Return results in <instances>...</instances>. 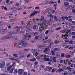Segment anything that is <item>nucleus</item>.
Instances as JSON below:
<instances>
[{"instance_id":"obj_1","label":"nucleus","mask_w":75,"mask_h":75,"mask_svg":"<svg viewBox=\"0 0 75 75\" xmlns=\"http://www.w3.org/2000/svg\"><path fill=\"white\" fill-rule=\"evenodd\" d=\"M44 23H42V24L40 25L39 27V31L40 33L42 32V30L43 31H45V28H47L48 27L47 24L49 25H51L52 24V22L51 21V19H50V21H48L47 22L46 21H43Z\"/></svg>"},{"instance_id":"obj_2","label":"nucleus","mask_w":75,"mask_h":75,"mask_svg":"<svg viewBox=\"0 0 75 75\" xmlns=\"http://www.w3.org/2000/svg\"><path fill=\"white\" fill-rule=\"evenodd\" d=\"M44 60L45 61H50L51 62L52 61L50 59L47 58V56L46 55H41V57H40L39 60L41 62H42V60Z\"/></svg>"},{"instance_id":"obj_3","label":"nucleus","mask_w":75,"mask_h":75,"mask_svg":"<svg viewBox=\"0 0 75 75\" xmlns=\"http://www.w3.org/2000/svg\"><path fill=\"white\" fill-rule=\"evenodd\" d=\"M8 34V35L2 37L1 38V40H6V39L11 38H12V37H13L11 36V35L13 34V33L12 32H9Z\"/></svg>"},{"instance_id":"obj_4","label":"nucleus","mask_w":75,"mask_h":75,"mask_svg":"<svg viewBox=\"0 0 75 75\" xmlns=\"http://www.w3.org/2000/svg\"><path fill=\"white\" fill-rule=\"evenodd\" d=\"M32 36L29 35L28 34H27L26 33V35H25L23 37V39L24 40H28V38H31Z\"/></svg>"},{"instance_id":"obj_5","label":"nucleus","mask_w":75,"mask_h":75,"mask_svg":"<svg viewBox=\"0 0 75 75\" xmlns=\"http://www.w3.org/2000/svg\"><path fill=\"white\" fill-rule=\"evenodd\" d=\"M40 12V11H35L33 13H32L31 15L30 16V18H31L34 15H35V14H38V13Z\"/></svg>"},{"instance_id":"obj_6","label":"nucleus","mask_w":75,"mask_h":75,"mask_svg":"<svg viewBox=\"0 0 75 75\" xmlns=\"http://www.w3.org/2000/svg\"><path fill=\"white\" fill-rule=\"evenodd\" d=\"M52 67H49V66L46 67V69H44L45 71H49V72L51 71V70H52Z\"/></svg>"},{"instance_id":"obj_7","label":"nucleus","mask_w":75,"mask_h":75,"mask_svg":"<svg viewBox=\"0 0 75 75\" xmlns=\"http://www.w3.org/2000/svg\"><path fill=\"white\" fill-rule=\"evenodd\" d=\"M24 72V70L22 69H20L18 70V73L19 75H22L23 74Z\"/></svg>"},{"instance_id":"obj_8","label":"nucleus","mask_w":75,"mask_h":75,"mask_svg":"<svg viewBox=\"0 0 75 75\" xmlns=\"http://www.w3.org/2000/svg\"><path fill=\"white\" fill-rule=\"evenodd\" d=\"M6 62H2L0 63V68H3L4 66H5Z\"/></svg>"},{"instance_id":"obj_9","label":"nucleus","mask_w":75,"mask_h":75,"mask_svg":"<svg viewBox=\"0 0 75 75\" xmlns=\"http://www.w3.org/2000/svg\"><path fill=\"white\" fill-rule=\"evenodd\" d=\"M22 44L23 47H27L28 45V44H27V42L25 41H23L22 42Z\"/></svg>"},{"instance_id":"obj_10","label":"nucleus","mask_w":75,"mask_h":75,"mask_svg":"<svg viewBox=\"0 0 75 75\" xmlns=\"http://www.w3.org/2000/svg\"><path fill=\"white\" fill-rule=\"evenodd\" d=\"M11 59L12 60H16V61H17V62H19L20 61L18 59H19L18 57H17V58H16V57H11Z\"/></svg>"},{"instance_id":"obj_11","label":"nucleus","mask_w":75,"mask_h":75,"mask_svg":"<svg viewBox=\"0 0 75 75\" xmlns=\"http://www.w3.org/2000/svg\"><path fill=\"white\" fill-rule=\"evenodd\" d=\"M71 69H72L69 67H67L65 69V70L66 72H69V71L70 72L71 71Z\"/></svg>"},{"instance_id":"obj_12","label":"nucleus","mask_w":75,"mask_h":75,"mask_svg":"<svg viewBox=\"0 0 75 75\" xmlns=\"http://www.w3.org/2000/svg\"><path fill=\"white\" fill-rule=\"evenodd\" d=\"M13 64L12 65V66H10L8 67V68H7V71H9L10 69L11 68L13 67H14V64H15V62H13Z\"/></svg>"},{"instance_id":"obj_13","label":"nucleus","mask_w":75,"mask_h":75,"mask_svg":"<svg viewBox=\"0 0 75 75\" xmlns=\"http://www.w3.org/2000/svg\"><path fill=\"white\" fill-rule=\"evenodd\" d=\"M20 28H17L16 30V32H14V33H13V34H17V33H20Z\"/></svg>"},{"instance_id":"obj_14","label":"nucleus","mask_w":75,"mask_h":75,"mask_svg":"<svg viewBox=\"0 0 75 75\" xmlns=\"http://www.w3.org/2000/svg\"><path fill=\"white\" fill-rule=\"evenodd\" d=\"M41 18L40 19V21H43V23H44V22L43 21H44V16H41Z\"/></svg>"},{"instance_id":"obj_15","label":"nucleus","mask_w":75,"mask_h":75,"mask_svg":"<svg viewBox=\"0 0 75 75\" xmlns=\"http://www.w3.org/2000/svg\"><path fill=\"white\" fill-rule=\"evenodd\" d=\"M4 25V22L3 21H0V25L1 26H3Z\"/></svg>"},{"instance_id":"obj_16","label":"nucleus","mask_w":75,"mask_h":75,"mask_svg":"<svg viewBox=\"0 0 75 75\" xmlns=\"http://www.w3.org/2000/svg\"><path fill=\"white\" fill-rule=\"evenodd\" d=\"M11 10H13V11H17V8L16 7H14L11 8Z\"/></svg>"},{"instance_id":"obj_17","label":"nucleus","mask_w":75,"mask_h":75,"mask_svg":"<svg viewBox=\"0 0 75 75\" xmlns=\"http://www.w3.org/2000/svg\"><path fill=\"white\" fill-rule=\"evenodd\" d=\"M26 64H27L29 67H31V66H32V64L28 62L27 61L26 62Z\"/></svg>"},{"instance_id":"obj_18","label":"nucleus","mask_w":75,"mask_h":75,"mask_svg":"<svg viewBox=\"0 0 75 75\" xmlns=\"http://www.w3.org/2000/svg\"><path fill=\"white\" fill-rule=\"evenodd\" d=\"M59 41L57 40L54 41V44H59Z\"/></svg>"},{"instance_id":"obj_19","label":"nucleus","mask_w":75,"mask_h":75,"mask_svg":"<svg viewBox=\"0 0 75 75\" xmlns=\"http://www.w3.org/2000/svg\"><path fill=\"white\" fill-rule=\"evenodd\" d=\"M37 27L38 28V27L37 25H35L33 26V28L34 29V30H35L36 28H37Z\"/></svg>"},{"instance_id":"obj_20","label":"nucleus","mask_w":75,"mask_h":75,"mask_svg":"<svg viewBox=\"0 0 75 75\" xmlns=\"http://www.w3.org/2000/svg\"><path fill=\"white\" fill-rule=\"evenodd\" d=\"M55 59H56V57H53L52 58V59L53 60V61L54 62H57V60H56Z\"/></svg>"},{"instance_id":"obj_21","label":"nucleus","mask_w":75,"mask_h":75,"mask_svg":"<svg viewBox=\"0 0 75 75\" xmlns=\"http://www.w3.org/2000/svg\"><path fill=\"white\" fill-rule=\"evenodd\" d=\"M26 29H30L31 28H32V27L30 26H28V25H27L25 26Z\"/></svg>"},{"instance_id":"obj_22","label":"nucleus","mask_w":75,"mask_h":75,"mask_svg":"<svg viewBox=\"0 0 75 75\" xmlns=\"http://www.w3.org/2000/svg\"><path fill=\"white\" fill-rule=\"evenodd\" d=\"M57 1L53 2V1H50L49 2V4H54V3H56Z\"/></svg>"},{"instance_id":"obj_23","label":"nucleus","mask_w":75,"mask_h":75,"mask_svg":"<svg viewBox=\"0 0 75 75\" xmlns=\"http://www.w3.org/2000/svg\"><path fill=\"white\" fill-rule=\"evenodd\" d=\"M14 68H13L12 69H11L9 71V73H10V74H12L13 73V70H14Z\"/></svg>"},{"instance_id":"obj_24","label":"nucleus","mask_w":75,"mask_h":75,"mask_svg":"<svg viewBox=\"0 0 75 75\" xmlns=\"http://www.w3.org/2000/svg\"><path fill=\"white\" fill-rule=\"evenodd\" d=\"M30 60L31 61L34 62V61H36V59H35V58H34L32 59H30Z\"/></svg>"},{"instance_id":"obj_25","label":"nucleus","mask_w":75,"mask_h":75,"mask_svg":"<svg viewBox=\"0 0 75 75\" xmlns=\"http://www.w3.org/2000/svg\"><path fill=\"white\" fill-rule=\"evenodd\" d=\"M50 8L49 7L47 8L46 10H45L46 12H47V13L49 12L50 11Z\"/></svg>"},{"instance_id":"obj_26","label":"nucleus","mask_w":75,"mask_h":75,"mask_svg":"<svg viewBox=\"0 0 75 75\" xmlns=\"http://www.w3.org/2000/svg\"><path fill=\"white\" fill-rule=\"evenodd\" d=\"M68 63V60L67 59L66 60V62H65V60L64 61V64H65V65H67V64Z\"/></svg>"},{"instance_id":"obj_27","label":"nucleus","mask_w":75,"mask_h":75,"mask_svg":"<svg viewBox=\"0 0 75 75\" xmlns=\"http://www.w3.org/2000/svg\"><path fill=\"white\" fill-rule=\"evenodd\" d=\"M72 57L71 55H67L66 56V58H71Z\"/></svg>"},{"instance_id":"obj_28","label":"nucleus","mask_w":75,"mask_h":75,"mask_svg":"<svg viewBox=\"0 0 75 75\" xmlns=\"http://www.w3.org/2000/svg\"><path fill=\"white\" fill-rule=\"evenodd\" d=\"M24 56L23 55H21V56H18V58H24Z\"/></svg>"},{"instance_id":"obj_29","label":"nucleus","mask_w":75,"mask_h":75,"mask_svg":"<svg viewBox=\"0 0 75 75\" xmlns=\"http://www.w3.org/2000/svg\"><path fill=\"white\" fill-rule=\"evenodd\" d=\"M68 10H71L72 9V6H67Z\"/></svg>"},{"instance_id":"obj_30","label":"nucleus","mask_w":75,"mask_h":75,"mask_svg":"<svg viewBox=\"0 0 75 75\" xmlns=\"http://www.w3.org/2000/svg\"><path fill=\"white\" fill-rule=\"evenodd\" d=\"M31 51L32 53H34V52H36V50L35 49H32Z\"/></svg>"},{"instance_id":"obj_31","label":"nucleus","mask_w":75,"mask_h":75,"mask_svg":"<svg viewBox=\"0 0 75 75\" xmlns=\"http://www.w3.org/2000/svg\"><path fill=\"white\" fill-rule=\"evenodd\" d=\"M63 69H59L58 70H57V71H58L59 72H61V71H63Z\"/></svg>"},{"instance_id":"obj_32","label":"nucleus","mask_w":75,"mask_h":75,"mask_svg":"<svg viewBox=\"0 0 75 75\" xmlns=\"http://www.w3.org/2000/svg\"><path fill=\"white\" fill-rule=\"evenodd\" d=\"M54 20L55 21H57V20H58V19H57V17L55 16H54Z\"/></svg>"},{"instance_id":"obj_33","label":"nucleus","mask_w":75,"mask_h":75,"mask_svg":"<svg viewBox=\"0 0 75 75\" xmlns=\"http://www.w3.org/2000/svg\"><path fill=\"white\" fill-rule=\"evenodd\" d=\"M61 27H58L56 28L55 29V30L56 31H58V30H61Z\"/></svg>"},{"instance_id":"obj_34","label":"nucleus","mask_w":75,"mask_h":75,"mask_svg":"<svg viewBox=\"0 0 75 75\" xmlns=\"http://www.w3.org/2000/svg\"><path fill=\"white\" fill-rule=\"evenodd\" d=\"M51 52L52 55H54L55 53H54V52L53 51H51Z\"/></svg>"},{"instance_id":"obj_35","label":"nucleus","mask_w":75,"mask_h":75,"mask_svg":"<svg viewBox=\"0 0 75 75\" xmlns=\"http://www.w3.org/2000/svg\"><path fill=\"white\" fill-rule=\"evenodd\" d=\"M64 4L66 6H68L69 4L68 3L65 2L64 3Z\"/></svg>"},{"instance_id":"obj_36","label":"nucleus","mask_w":75,"mask_h":75,"mask_svg":"<svg viewBox=\"0 0 75 75\" xmlns=\"http://www.w3.org/2000/svg\"><path fill=\"white\" fill-rule=\"evenodd\" d=\"M13 56L14 57H15L16 58H18V57L17 56V54H13Z\"/></svg>"},{"instance_id":"obj_37","label":"nucleus","mask_w":75,"mask_h":75,"mask_svg":"<svg viewBox=\"0 0 75 75\" xmlns=\"http://www.w3.org/2000/svg\"><path fill=\"white\" fill-rule=\"evenodd\" d=\"M49 16L51 18H53V16H52V15H50V16L48 15H47V17H49Z\"/></svg>"},{"instance_id":"obj_38","label":"nucleus","mask_w":75,"mask_h":75,"mask_svg":"<svg viewBox=\"0 0 75 75\" xmlns=\"http://www.w3.org/2000/svg\"><path fill=\"white\" fill-rule=\"evenodd\" d=\"M39 38H40V40H41L43 38V37H42L41 35L39 36Z\"/></svg>"},{"instance_id":"obj_39","label":"nucleus","mask_w":75,"mask_h":75,"mask_svg":"<svg viewBox=\"0 0 75 75\" xmlns=\"http://www.w3.org/2000/svg\"><path fill=\"white\" fill-rule=\"evenodd\" d=\"M40 67L41 68H45V66L43 65H40Z\"/></svg>"},{"instance_id":"obj_40","label":"nucleus","mask_w":75,"mask_h":75,"mask_svg":"<svg viewBox=\"0 0 75 75\" xmlns=\"http://www.w3.org/2000/svg\"><path fill=\"white\" fill-rule=\"evenodd\" d=\"M67 26L66 25H64L63 26V27L64 28H67Z\"/></svg>"},{"instance_id":"obj_41","label":"nucleus","mask_w":75,"mask_h":75,"mask_svg":"<svg viewBox=\"0 0 75 75\" xmlns=\"http://www.w3.org/2000/svg\"><path fill=\"white\" fill-rule=\"evenodd\" d=\"M25 1V3H28L29 2V0H24Z\"/></svg>"},{"instance_id":"obj_42","label":"nucleus","mask_w":75,"mask_h":75,"mask_svg":"<svg viewBox=\"0 0 75 75\" xmlns=\"http://www.w3.org/2000/svg\"><path fill=\"white\" fill-rule=\"evenodd\" d=\"M16 6L17 7H18L20 6V4L18 3H16Z\"/></svg>"},{"instance_id":"obj_43","label":"nucleus","mask_w":75,"mask_h":75,"mask_svg":"<svg viewBox=\"0 0 75 75\" xmlns=\"http://www.w3.org/2000/svg\"><path fill=\"white\" fill-rule=\"evenodd\" d=\"M9 21H10V22H12L13 21H14V19H10L9 20Z\"/></svg>"},{"instance_id":"obj_44","label":"nucleus","mask_w":75,"mask_h":75,"mask_svg":"<svg viewBox=\"0 0 75 75\" xmlns=\"http://www.w3.org/2000/svg\"><path fill=\"white\" fill-rule=\"evenodd\" d=\"M75 50H74V51L73 52H72L71 53V55H74V53H75Z\"/></svg>"},{"instance_id":"obj_45","label":"nucleus","mask_w":75,"mask_h":75,"mask_svg":"<svg viewBox=\"0 0 75 75\" xmlns=\"http://www.w3.org/2000/svg\"><path fill=\"white\" fill-rule=\"evenodd\" d=\"M21 45H17V47H18V48H21Z\"/></svg>"},{"instance_id":"obj_46","label":"nucleus","mask_w":75,"mask_h":75,"mask_svg":"<svg viewBox=\"0 0 75 75\" xmlns=\"http://www.w3.org/2000/svg\"><path fill=\"white\" fill-rule=\"evenodd\" d=\"M73 42V41L72 40H70L69 41V44H71Z\"/></svg>"},{"instance_id":"obj_47","label":"nucleus","mask_w":75,"mask_h":75,"mask_svg":"<svg viewBox=\"0 0 75 75\" xmlns=\"http://www.w3.org/2000/svg\"><path fill=\"white\" fill-rule=\"evenodd\" d=\"M38 47L39 48H41L42 47V45H40L38 46Z\"/></svg>"},{"instance_id":"obj_48","label":"nucleus","mask_w":75,"mask_h":75,"mask_svg":"<svg viewBox=\"0 0 75 75\" xmlns=\"http://www.w3.org/2000/svg\"><path fill=\"white\" fill-rule=\"evenodd\" d=\"M1 34H4V30H1L0 32Z\"/></svg>"},{"instance_id":"obj_49","label":"nucleus","mask_w":75,"mask_h":75,"mask_svg":"<svg viewBox=\"0 0 75 75\" xmlns=\"http://www.w3.org/2000/svg\"><path fill=\"white\" fill-rule=\"evenodd\" d=\"M61 18L62 20H64L65 18V17L64 16H62L61 17Z\"/></svg>"},{"instance_id":"obj_50","label":"nucleus","mask_w":75,"mask_h":75,"mask_svg":"<svg viewBox=\"0 0 75 75\" xmlns=\"http://www.w3.org/2000/svg\"><path fill=\"white\" fill-rule=\"evenodd\" d=\"M27 75V72H24L23 73V75Z\"/></svg>"},{"instance_id":"obj_51","label":"nucleus","mask_w":75,"mask_h":75,"mask_svg":"<svg viewBox=\"0 0 75 75\" xmlns=\"http://www.w3.org/2000/svg\"><path fill=\"white\" fill-rule=\"evenodd\" d=\"M73 49H74V47H69V50H73Z\"/></svg>"},{"instance_id":"obj_52","label":"nucleus","mask_w":75,"mask_h":75,"mask_svg":"<svg viewBox=\"0 0 75 75\" xmlns=\"http://www.w3.org/2000/svg\"><path fill=\"white\" fill-rule=\"evenodd\" d=\"M74 64L73 63H72L70 65V67L72 68H73V67H74Z\"/></svg>"},{"instance_id":"obj_53","label":"nucleus","mask_w":75,"mask_h":75,"mask_svg":"<svg viewBox=\"0 0 75 75\" xmlns=\"http://www.w3.org/2000/svg\"><path fill=\"white\" fill-rule=\"evenodd\" d=\"M39 8H40V7L38 6H36L35 8V9H36V10L39 9Z\"/></svg>"},{"instance_id":"obj_54","label":"nucleus","mask_w":75,"mask_h":75,"mask_svg":"<svg viewBox=\"0 0 75 75\" xmlns=\"http://www.w3.org/2000/svg\"><path fill=\"white\" fill-rule=\"evenodd\" d=\"M28 29L26 30V32H28V31L29 32L30 31V30H31V29Z\"/></svg>"},{"instance_id":"obj_55","label":"nucleus","mask_w":75,"mask_h":75,"mask_svg":"<svg viewBox=\"0 0 75 75\" xmlns=\"http://www.w3.org/2000/svg\"><path fill=\"white\" fill-rule=\"evenodd\" d=\"M61 57H62V58H63V57H64V54L63 53L62 54H61Z\"/></svg>"},{"instance_id":"obj_56","label":"nucleus","mask_w":75,"mask_h":75,"mask_svg":"<svg viewBox=\"0 0 75 75\" xmlns=\"http://www.w3.org/2000/svg\"><path fill=\"white\" fill-rule=\"evenodd\" d=\"M21 23L23 25H25V23H24V22L23 21L21 22Z\"/></svg>"},{"instance_id":"obj_57","label":"nucleus","mask_w":75,"mask_h":75,"mask_svg":"<svg viewBox=\"0 0 75 75\" xmlns=\"http://www.w3.org/2000/svg\"><path fill=\"white\" fill-rule=\"evenodd\" d=\"M51 46V45H54V43L53 42H51L50 44H49Z\"/></svg>"},{"instance_id":"obj_58","label":"nucleus","mask_w":75,"mask_h":75,"mask_svg":"<svg viewBox=\"0 0 75 75\" xmlns=\"http://www.w3.org/2000/svg\"><path fill=\"white\" fill-rule=\"evenodd\" d=\"M14 21H18V18H15L14 19Z\"/></svg>"},{"instance_id":"obj_59","label":"nucleus","mask_w":75,"mask_h":75,"mask_svg":"<svg viewBox=\"0 0 75 75\" xmlns=\"http://www.w3.org/2000/svg\"><path fill=\"white\" fill-rule=\"evenodd\" d=\"M66 42H67V43H68L69 42V40H66L65 41Z\"/></svg>"},{"instance_id":"obj_60","label":"nucleus","mask_w":75,"mask_h":75,"mask_svg":"<svg viewBox=\"0 0 75 75\" xmlns=\"http://www.w3.org/2000/svg\"><path fill=\"white\" fill-rule=\"evenodd\" d=\"M49 32V31L48 30H47L46 32L45 33V34H47L48 33V32Z\"/></svg>"},{"instance_id":"obj_61","label":"nucleus","mask_w":75,"mask_h":75,"mask_svg":"<svg viewBox=\"0 0 75 75\" xmlns=\"http://www.w3.org/2000/svg\"><path fill=\"white\" fill-rule=\"evenodd\" d=\"M36 58L37 59H38L39 60L40 59V57L39 56H37L36 57Z\"/></svg>"},{"instance_id":"obj_62","label":"nucleus","mask_w":75,"mask_h":75,"mask_svg":"<svg viewBox=\"0 0 75 75\" xmlns=\"http://www.w3.org/2000/svg\"><path fill=\"white\" fill-rule=\"evenodd\" d=\"M64 60H62L60 61V63H63L64 62Z\"/></svg>"},{"instance_id":"obj_63","label":"nucleus","mask_w":75,"mask_h":75,"mask_svg":"<svg viewBox=\"0 0 75 75\" xmlns=\"http://www.w3.org/2000/svg\"><path fill=\"white\" fill-rule=\"evenodd\" d=\"M68 21H71V22L72 21V19L70 18L68 20Z\"/></svg>"},{"instance_id":"obj_64","label":"nucleus","mask_w":75,"mask_h":75,"mask_svg":"<svg viewBox=\"0 0 75 75\" xmlns=\"http://www.w3.org/2000/svg\"><path fill=\"white\" fill-rule=\"evenodd\" d=\"M72 35H75V32H72L71 33Z\"/></svg>"}]
</instances>
